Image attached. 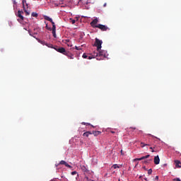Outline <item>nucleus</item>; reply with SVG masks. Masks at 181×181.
<instances>
[{"label":"nucleus","instance_id":"nucleus-7","mask_svg":"<svg viewBox=\"0 0 181 181\" xmlns=\"http://www.w3.org/2000/svg\"><path fill=\"white\" fill-rule=\"evenodd\" d=\"M98 23V18H95L93 20V21L90 23V26H92V28H97V24Z\"/></svg>","mask_w":181,"mask_h":181},{"label":"nucleus","instance_id":"nucleus-2","mask_svg":"<svg viewBox=\"0 0 181 181\" xmlns=\"http://www.w3.org/2000/svg\"><path fill=\"white\" fill-rule=\"evenodd\" d=\"M101 45H103V40H99L98 38H95V46L97 47V50H101Z\"/></svg>","mask_w":181,"mask_h":181},{"label":"nucleus","instance_id":"nucleus-9","mask_svg":"<svg viewBox=\"0 0 181 181\" xmlns=\"http://www.w3.org/2000/svg\"><path fill=\"white\" fill-rule=\"evenodd\" d=\"M160 162V159L159 158V156H156L154 157V163L155 165H159Z\"/></svg>","mask_w":181,"mask_h":181},{"label":"nucleus","instance_id":"nucleus-14","mask_svg":"<svg viewBox=\"0 0 181 181\" xmlns=\"http://www.w3.org/2000/svg\"><path fill=\"white\" fill-rule=\"evenodd\" d=\"M175 168H181V163L180 160H175Z\"/></svg>","mask_w":181,"mask_h":181},{"label":"nucleus","instance_id":"nucleus-11","mask_svg":"<svg viewBox=\"0 0 181 181\" xmlns=\"http://www.w3.org/2000/svg\"><path fill=\"white\" fill-rule=\"evenodd\" d=\"M22 15H23V11H18L17 16H18V18H20V19H21V21H23L24 18H23V16H22Z\"/></svg>","mask_w":181,"mask_h":181},{"label":"nucleus","instance_id":"nucleus-17","mask_svg":"<svg viewBox=\"0 0 181 181\" xmlns=\"http://www.w3.org/2000/svg\"><path fill=\"white\" fill-rule=\"evenodd\" d=\"M66 43L67 46H68L69 47H71V46H73V45H71V43H70V40H66Z\"/></svg>","mask_w":181,"mask_h":181},{"label":"nucleus","instance_id":"nucleus-36","mask_svg":"<svg viewBox=\"0 0 181 181\" xmlns=\"http://www.w3.org/2000/svg\"><path fill=\"white\" fill-rule=\"evenodd\" d=\"M13 2L14 5H16V0H13Z\"/></svg>","mask_w":181,"mask_h":181},{"label":"nucleus","instance_id":"nucleus-42","mask_svg":"<svg viewBox=\"0 0 181 181\" xmlns=\"http://www.w3.org/2000/svg\"><path fill=\"white\" fill-rule=\"evenodd\" d=\"M87 180H88V177H86Z\"/></svg>","mask_w":181,"mask_h":181},{"label":"nucleus","instance_id":"nucleus-29","mask_svg":"<svg viewBox=\"0 0 181 181\" xmlns=\"http://www.w3.org/2000/svg\"><path fill=\"white\" fill-rule=\"evenodd\" d=\"M75 49H76V50H81V47H77V46H75Z\"/></svg>","mask_w":181,"mask_h":181},{"label":"nucleus","instance_id":"nucleus-44","mask_svg":"<svg viewBox=\"0 0 181 181\" xmlns=\"http://www.w3.org/2000/svg\"><path fill=\"white\" fill-rule=\"evenodd\" d=\"M77 177H78V175H77Z\"/></svg>","mask_w":181,"mask_h":181},{"label":"nucleus","instance_id":"nucleus-43","mask_svg":"<svg viewBox=\"0 0 181 181\" xmlns=\"http://www.w3.org/2000/svg\"><path fill=\"white\" fill-rule=\"evenodd\" d=\"M133 129H136V128L134 127V128H133Z\"/></svg>","mask_w":181,"mask_h":181},{"label":"nucleus","instance_id":"nucleus-12","mask_svg":"<svg viewBox=\"0 0 181 181\" xmlns=\"http://www.w3.org/2000/svg\"><path fill=\"white\" fill-rule=\"evenodd\" d=\"M151 156V155H146V156H142L141 158H135L134 160H144L145 159H148V158H149Z\"/></svg>","mask_w":181,"mask_h":181},{"label":"nucleus","instance_id":"nucleus-40","mask_svg":"<svg viewBox=\"0 0 181 181\" xmlns=\"http://www.w3.org/2000/svg\"><path fill=\"white\" fill-rule=\"evenodd\" d=\"M144 180L148 181V178H144Z\"/></svg>","mask_w":181,"mask_h":181},{"label":"nucleus","instance_id":"nucleus-10","mask_svg":"<svg viewBox=\"0 0 181 181\" xmlns=\"http://www.w3.org/2000/svg\"><path fill=\"white\" fill-rule=\"evenodd\" d=\"M65 56H67V57H69V59H74V54H71L69 51H66V52L65 53Z\"/></svg>","mask_w":181,"mask_h":181},{"label":"nucleus","instance_id":"nucleus-1","mask_svg":"<svg viewBox=\"0 0 181 181\" xmlns=\"http://www.w3.org/2000/svg\"><path fill=\"white\" fill-rule=\"evenodd\" d=\"M93 54L97 57V60H103V59H105L108 56L107 51L101 49L97 50V52H94Z\"/></svg>","mask_w":181,"mask_h":181},{"label":"nucleus","instance_id":"nucleus-6","mask_svg":"<svg viewBox=\"0 0 181 181\" xmlns=\"http://www.w3.org/2000/svg\"><path fill=\"white\" fill-rule=\"evenodd\" d=\"M59 165H64L66 168H69V169H71V165H69L67 162L65 160H61L58 164H55L56 168L59 166Z\"/></svg>","mask_w":181,"mask_h":181},{"label":"nucleus","instance_id":"nucleus-45","mask_svg":"<svg viewBox=\"0 0 181 181\" xmlns=\"http://www.w3.org/2000/svg\"><path fill=\"white\" fill-rule=\"evenodd\" d=\"M118 181H121V180H119Z\"/></svg>","mask_w":181,"mask_h":181},{"label":"nucleus","instance_id":"nucleus-41","mask_svg":"<svg viewBox=\"0 0 181 181\" xmlns=\"http://www.w3.org/2000/svg\"><path fill=\"white\" fill-rule=\"evenodd\" d=\"M29 33H30V35L32 36V34L30 33V32H29Z\"/></svg>","mask_w":181,"mask_h":181},{"label":"nucleus","instance_id":"nucleus-21","mask_svg":"<svg viewBox=\"0 0 181 181\" xmlns=\"http://www.w3.org/2000/svg\"><path fill=\"white\" fill-rule=\"evenodd\" d=\"M81 124H82V125H90V127L94 128V126L91 125V124H90V123L82 122Z\"/></svg>","mask_w":181,"mask_h":181},{"label":"nucleus","instance_id":"nucleus-19","mask_svg":"<svg viewBox=\"0 0 181 181\" xmlns=\"http://www.w3.org/2000/svg\"><path fill=\"white\" fill-rule=\"evenodd\" d=\"M113 169H119V165L118 164H115L112 165Z\"/></svg>","mask_w":181,"mask_h":181},{"label":"nucleus","instance_id":"nucleus-37","mask_svg":"<svg viewBox=\"0 0 181 181\" xmlns=\"http://www.w3.org/2000/svg\"><path fill=\"white\" fill-rule=\"evenodd\" d=\"M158 179H159V176H156V180H158Z\"/></svg>","mask_w":181,"mask_h":181},{"label":"nucleus","instance_id":"nucleus-13","mask_svg":"<svg viewBox=\"0 0 181 181\" xmlns=\"http://www.w3.org/2000/svg\"><path fill=\"white\" fill-rule=\"evenodd\" d=\"M81 169L84 173H88V169H87V167H86V165H81Z\"/></svg>","mask_w":181,"mask_h":181},{"label":"nucleus","instance_id":"nucleus-39","mask_svg":"<svg viewBox=\"0 0 181 181\" xmlns=\"http://www.w3.org/2000/svg\"><path fill=\"white\" fill-rule=\"evenodd\" d=\"M104 7L107 6V3L103 5Z\"/></svg>","mask_w":181,"mask_h":181},{"label":"nucleus","instance_id":"nucleus-26","mask_svg":"<svg viewBox=\"0 0 181 181\" xmlns=\"http://www.w3.org/2000/svg\"><path fill=\"white\" fill-rule=\"evenodd\" d=\"M71 175H72V176H74V175H77V171H72L71 173Z\"/></svg>","mask_w":181,"mask_h":181},{"label":"nucleus","instance_id":"nucleus-34","mask_svg":"<svg viewBox=\"0 0 181 181\" xmlns=\"http://www.w3.org/2000/svg\"><path fill=\"white\" fill-rule=\"evenodd\" d=\"M89 135H93V132H86Z\"/></svg>","mask_w":181,"mask_h":181},{"label":"nucleus","instance_id":"nucleus-38","mask_svg":"<svg viewBox=\"0 0 181 181\" xmlns=\"http://www.w3.org/2000/svg\"><path fill=\"white\" fill-rule=\"evenodd\" d=\"M111 134H115V132L114 131H110Z\"/></svg>","mask_w":181,"mask_h":181},{"label":"nucleus","instance_id":"nucleus-31","mask_svg":"<svg viewBox=\"0 0 181 181\" xmlns=\"http://www.w3.org/2000/svg\"><path fill=\"white\" fill-rule=\"evenodd\" d=\"M25 9H28V8H29V4H28V3L25 4Z\"/></svg>","mask_w":181,"mask_h":181},{"label":"nucleus","instance_id":"nucleus-3","mask_svg":"<svg viewBox=\"0 0 181 181\" xmlns=\"http://www.w3.org/2000/svg\"><path fill=\"white\" fill-rule=\"evenodd\" d=\"M96 28L98 29H100V30H102L103 32H107V30H110V28H108L107 26L104 25L103 24H98Z\"/></svg>","mask_w":181,"mask_h":181},{"label":"nucleus","instance_id":"nucleus-33","mask_svg":"<svg viewBox=\"0 0 181 181\" xmlns=\"http://www.w3.org/2000/svg\"><path fill=\"white\" fill-rule=\"evenodd\" d=\"M173 181H181V180H180V178H175Z\"/></svg>","mask_w":181,"mask_h":181},{"label":"nucleus","instance_id":"nucleus-4","mask_svg":"<svg viewBox=\"0 0 181 181\" xmlns=\"http://www.w3.org/2000/svg\"><path fill=\"white\" fill-rule=\"evenodd\" d=\"M36 40H37V42H38L39 43H40L41 45H42L43 46H47V47L53 48V45H52V44H47V43L46 42V41H45V40H40L38 39V38H36Z\"/></svg>","mask_w":181,"mask_h":181},{"label":"nucleus","instance_id":"nucleus-30","mask_svg":"<svg viewBox=\"0 0 181 181\" xmlns=\"http://www.w3.org/2000/svg\"><path fill=\"white\" fill-rule=\"evenodd\" d=\"M151 160H152V159L144 160V163H149V162H151Z\"/></svg>","mask_w":181,"mask_h":181},{"label":"nucleus","instance_id":"nucleus-27","mask_svg":"<svg viewBox=\"0 0 181 181\" xmlns=\"http://www.w3.org/2000/svg\"><path fill=\"white\" fill-rule=\"evenodd\" d=\"M94 57H95V56L94 54L93 56H89L88 59L91 60V59H94Z\"/></svg>","mask_w":181,"mask_h":181},{"label":"nucleus","instance_id":"nucleus-8","mask_svg":"<svg viewBox=\"0 0 181 181\" xmlns=\"http://www.w3.org/2000/svg\"><path fill=\"white\" fill-rule=\"evenodd\" d=\"M55 50H57V52H59V53H62V54H66V49H64V47H59V48H57L55 49Z\"/></svg>","mask_w":181,"mask_h":181},{"label":"nucleus","instance_id":"nucleus-5","mask_svg":"<svg viewBox=\"0 0 181 181\" xmlns=\"http://www.w3.org/2000/svg\"><path fill=\"white\" fill-rule=\"evenodd\" d=\"M44 19H45V21H48L49 22H51L52 25V29H56V24H54V23L53 22V19H52L50 17L47 16H45Z\"/></svg>","mask_w":181,"mask_h":181},{"label":"nucleus","instance_id":"nucleus-35","mask_svg":"<svg viewBox=\"0 0 181 181\" xmlns=\"http://www.w3.org/2000/svg\"><path fill=\"white\" fill-rule=\"evenodd\" d=\"M150 149H151V152H155V151L153 150V148L150 147Z\"/></svg>","mask_w":181,"mask_h":181},{"label":"nucleus","instance_id":"nucleus-15","mask_svg":"<svg viewBox=\"0 0 181 181\" xmlns=\"http://www.w3.org/2000/svg\"><path fill=\"white\" fill-rule=\"evenodd\" d=\"M92 134H93V135H94V136H98V135H100L101 134V132H100V131H93Z\"/></svg>","mask_w":181,"mask_h":181},{"label":"nucleus","instance_id":"nucleus-25","mask_svg":"<svg viewBox=\"0 0 181 181\" xmlns=\"http://www.w3.org/2000/svg\"><path fill=\"white\" fill-rule=\"evenodd\" d=\"M148 175H152V168H150V169L148 170Z\"/></svg>","mask_w":181,"mask_h":181},{"label":"nucleus","instance_id":"nucleus-18","mask_svg":"<svg viewBox=\"0 0 181 181\" xmlns=\"http://www.w3.org/2000/svg\"><path fill=\"white\" fill-rule=\"evenodd\" d=\"M23 11L26 13V15H30V13L28 11V9H26V7L23 8Z\"/></svg>","mask_w":181,"mask_h":181},{"label":"nucleus","instance_id":"nucleus-22","mask_svg":"<svg viewBox=\"0 0 181 181\" xmlns=\"http://www.w3.org/2000/svg\"><path fill=\"white\" fill-rule=\"evenodd\" d=\"M89 136H90V134L87 132H84L83 134V136H86V138H88Z\"/></svg>","mask_w":181,"mask_h":181},{"label":"nucleus","instance_id":"nucleus-32","mask_svg":"<svg viewBox=\"0 0 181 181\" xmlns=\"http://www.w3.org/2000/svg\"><path fill=\"white\" fill-rule=\"evenodd\" d=\"M71 22L72 25H74L76 23V20H71Z\"/></svg>","mask_w":181,"mask_h":181},{"label":"nucleus","instance_id":"nucleus-28","mask_svg":"<svg viewBox=\"0 0 181 181\" xmlns=\"http://www.w3.org/2000/svg\"><path fill=\"white\" fill-rule=\"evenodd\" d=\"M82 57H83V59H87V57H88V56H87L86 54H83V56H82Z\"/></svg>","mask_w":181,"mask_h":181},{"label":"nucleus","instance_id":"nucleus-20","mask_svg":"<svg viewBox=\"0 0 181 181\" xmlns=\"http://www.w3.org/2000/svg\"><path fill=\"white\" fill-rule=\"evenodd\" d=\"M52 35L54 37H56V28L52 29Z\"/></svg>","mask_w":181,"mask_h":181},{"label":"nucleus","instance_id":"nucleus-24","mask_svg":"<svg viewBox=\"0 0 181 181\" xmlns=\"http://www.w3.org/2000/svg\"><path fill=\"white\" fill-rule=\"evenodd\" d=\"M22 4H23V8H26V7L25 6V4H27V3H26V0H23Z\"/></svg>","mask_w":181,"mask_h":181},{"label":"nucleus","instance_id":"nucleus-16","mask_svg":"<svg viewBox=\"0 0 181 181\" xmlns=\"http://www.w3.org/2000/svg\"><path fill=\"white\" fill-rule=\"evenodd\" d=\"M141 146L142 148H145V146H151V144H145V143H144V142H141Z\"/></svg>","mask_w":181,"mask_h":181},{"label":"nucleus","instance_id":"nucleus-23","mask_svg":"<svg viewBox=\"0 0 181 181\" xmlns=\"http://www.w3.org/2000/svg\"><path fill=\"white\" fill-rule=\"evenodd\" d=\"M31 16L34 18H37V13H32Z\"/></svg>","mask_w":181,"mask_h":181}]
</instances>
